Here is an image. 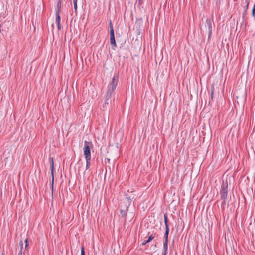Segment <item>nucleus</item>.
<instances>
[{
	"label": "nucleus",
	"mask_w": 255,
	"mask_h": 255,
	"mask_svg": "<svg viewBox=\"0 0 255 255\" xmlns=\"http://www.w3.org/2000/svg\"><path fill=\"white\" fill-rule=\"evenodd\" d=\"M221 194L222 199L225 201L227 199L228 195V182L227 180L223 181L221 186Z\"/></svg>",
	"instance_id": "nucleus-2"
},
{
	"label": "nucleus",
	"mask_w": 255,
	"mask_h": 255,
	"mask_svg": "<svg viewBox=\"0 0 255 255\" xmlns=\"http://www.w3.org/2000/svg\"><path fill=\"white\" fill-rule=\"evenodd\" d=\"M114 36V29H111V30H110V37Z\"/></svg>",
	"instance_id": "nucleus-15"
},
{
	"label": "nucleus",
	"mask_w": 255,
	"mask_h": 255,
	"mask_svg": "<svg viewBox=\"0 0 255 255\" xmlns=\"http://www.w3.org/2000/svg\"><path fill=\"white\" fill-rule=\"evenodd\" d=\"M169 232V229H165V232L164 234V241H168V237Z\"/></svg>",
	"instance_id": "nucleus-10"
},
{
	"label": "nucleus",
	"mask_w": 255,
	"mask_h": 255,
	"mask_svg": "<svg viewBox=\"0 0 255 255\" xmlns=\"http://www.w3.org/2000/svg\"><path fill=\"white\" fill-rule=\"evenodd\" d=\"M25 249H26L28 245V241L27 239H25Z\"/></svg>",
	"instance_id": "nucleus-19"
},
{
	"label": "nucleus",
	"mask_w": 255,
	"mask_h": 255,
	"mask_svg": "<svg viewBox=\"0 0 255 255\" xmlns=\"http://www.w3.org/2000/svg\"><path fill=\"white\" fill-rule=\"evenodd\" d=\"M249 5H246L245 7V10L246 11L248 9Z\"/></svg>",
	"instance_id": "nucleus-24"
},
{
	"label": "nucleus",
	"mask_w": 255,
	"mask_h": 255,
	"mask_svg": "<svg viewBox=\"0 0 255 255\" xmlns=\"http://www.w3.org/2000/svg\"><path fill=\"white\" fill-rule=\"evenodd\" d=\"M118 81L119 75L118 74L114 75L112 78V82L108 85V90L106 95V101L105 102V105L108 104L109 99L111 97L112 93L116 89Z\"/></svg>",
	"instance_id": "nucleus-1"
},
{
	"label": "nucleus",
	"mask_w": 255,
	"mask_h": 255,
	"mask_svg": "<svg viewBox=\"0 0 255 255\" xmlns=\"http://www.w3.org/2000/svg\"><path fill=\"white\" fill-rule=\"evenodd\" d=\"M109 27H110V30H111V29H114L113 27V24H112L111 21L110 22Z\"/></svg>",
	"instance_id": "nucleus-18"
},
{
	"label": "nucleus",
	"mask_w": 255,
	"mask_h": 255,
	"mask_svg": "<svg viewBox=\"0 0 255 255\" xmlns=\"http://www.w3.org/2000/svg\"><path fill=\"white\" fill-rule=\"evenodd\" d=\"M252 16H254L255 15V6H253L252 11Z\"/></svg>",
	"instance_id": "nucleus-16"
},
{
	"label": "nucleus",
	"mask_w": 255,
	"mask_h": 255,
	"mask_svg": "<svg viewBox=\"0 0 255 255\" xmlns=\"http://www.w3.org/2000/svg\"><path fill=\"white\" fill-rule=\"evenodd\" d=\"M205 28L206 30L208 33V36L210 37L212 34V22L210 19H207L206 20V25Z\"/></svg>",
	"instance_id": "nucleus-4"
},
{
	"label": "nucleus",
	"mask_w": 255,
	"mask_h": 255,
	"mask_svg": "<svg viewBox=\"0 0 255 255\" xmlns=\"http://www.w3.org/2000/svg\"><path fill=\"white\" fill-rule=\"evenodd\" d=\"M19 244H20V253L21 254L22 253V250L23 249V243L22 241H21L20 242H19Z\"/></svg>",
	"instance_id": "nucleus-14"
},
{
	"label": "nucleus",
	"mask_w": 255,
	"mask_h": 255,
	"mask_svg": "<svg viewBox=\"0 0 255 255\" xmlns=\"http://www.w3.org/2000/svg\"><path fill=\"white\" fill-rule=\"evenodd\" d=\"M162 255H166V254H167V251H165L164 250V251L162 252Z\"/></svg>",
	"instance_id": "nucleus-23"
},
{
	"label": "nucleus",
	"mask_w": 255,
	"mask_h": 255,
	"mask_svg": "<svg viewBox=\"0 0 255 255\" xmlns=\"http://www.w3.org/2000/svg\"><path fill=\"white\" fill-rule=\"evenodd\" d=\"M57 25L58 30H60L61 28V26L60 23H59V24H57Z\"/></svg>",
	"instance_id": "nucleus-21"
},
{
	"label": "nucleus",
	"mask_w": 255,
	"mask_h": 255,
	"mask_svg": "<svg viewBox=\"0 0 255 255\" xmlns=\"http://www.w3.org/2000/svg\"><path fill=\"white\" fill-rule=\"evenodd\" d=\"M86 160V169H88L90 168V166L91 165V158H88V159H85Z\"/></svg>",
	"instance_id": "nucleus-12"
},
{
	"label": "nucleus",
	"mask_w": 255,
	"mask_h": 255,
	"mask_svg": "<svg viewBox=\"0 0 255 255\" xmlns=\"http://www.w3.org/2000/svg\"><path fill=\"white\" fill-rule=\"evenodd\" d=\"M154 236L153 235H150L148 237V239L147 240H146V241H145L142 243V244H141L142 245L144 246V245H146L147 243L150 242L152 240H153L154 239Z\"/></svg>",
	"instance_id": "nucleus-8"
},
{
	"label": "nucleus",
	"mask_w": 255,
	"mask_h": 255,
	"mask_svg": "<svg viewBox=\"0 0 255 255\" xmlns=\"http://www.w3.org/2000/svg\"><path fill=\"white\" fill-rule=\"evenodd\" d=\"M164 220L165 225V229H169V225L168 224V218L166 213L164 214Z\"/></svg>",
	"instance_id": "nucleus-9"
},
{
	"label": "nucleus",
	"mask_w": 255,
	"mask_h": 255,
	"mask_svg": "<svg viewBox=\"0 0 255 255\" xmlns=\"http://www.w3.org/2000/svg\"><path fill=\"white\" fill-rule=\"evenodd\" d=\"M59 9V10L60 9V4L59 2H58L57 4V10H58Z\"/></svg>",
	"instance_id": "nucleus-20"
},
{
	"label": "nucleus",
	"mask_w": 255,
	"mask_h": 255,
	"mask_svg": "<svg viewBox=\"0 0 255 255\" xmlns=\"http://www.w3.org/2000/svg\"><path fill=\"white\" fill-rule=\"evenodd\" d=\"M77 1L78 0H73V5L76 15H77Z\"/></svg>",
	"instance_id": "nucleus-11"
},
{
	"label": "nucleus",
	"mask_w": 255,
	"mask_h": 255,
	"mask_svg": "<svg viewBox=\"0 0 255 255\" xmlns=\"http://www.w3.org/2000/svg\"><path fill=\"white\" fill-rule=\"evenodd\" d=\"M55 21L56 24H59V23H60V16L59 13V9L56 12Z\"/></svg>",
	"instance_id": "nucleus-6"
},
{
	"label": "nucleus",
	"mask_w": 255,
	"mask_h": 255,
	"mask_svg": "<svg viewBox=\"0 0 255 255\" xmlns=\"http://www.w3.org/2000/svg\"><path fill=\"white\" fill-rule=\"evenodd\" d=\"M50 167L52 171V180L51 184L52 192H53V182H54V177H53V169H54V161L52 158H50Z\"/></svg>",
	"instance_id": "nucleus-5"
},
{
	"label": "nucleus",
	"mask_w": 255,
	"mask_h": 255,
	"mask_svg": "<svg viewBox=\"0 0 255 255\" xmlns=\"http://www.w3.org/2000/svg\"><path fill=\"white\" fill-rule=\"evenodd\" d=\"M110 43H111V44L112 46V48L114 50H115V47H117V44H116V41H115V36L114 37H110Z\"/></svg>",
	"instance_id": "nucleus-7"
},
{
	"label": "nucleus",
	"mask_w": 255,
	"mask_h": 255,
	"mask_svg": "<svg viewBox=\"0 0 255 255\" xmlns=\"http://www.w3.org/2000/svg\"><path fill=\"white\" fill-rule=\"evenodd\" d=\"M81 255H85L84 249L83 247H82L81 248Z\"/></svg>",
	"instance_id": "nucleus-17"
},
{
	"label": "nucleus",
	"mask_w": 255,
	"mask_h": 255,
	"mask_svg": "<svg viewBox=\"0 0 255 255\" xmlns=\"http://www.w3.org/2000/svg\"><path fill=\"white\" fill-rule=\"evenodd\" d=\"M163 249L165 251H167L168 241H164L163 243Z\"/></svg>",
	"instance_id": "nucleus-13"
},
{
	"label": "nucleus",
	"mask_w": 255,
	"mask_h": 255,
	"mask_svg": "<svg viewBox=\"0 0 255 255\" xmlns=\"http://www.w3.org/2000/svg\"><path fill=\"white\" fill-rule=\"evenodd\" d=\"M251 0H246V3L247 5H249V3H250V1Z\"/></svg>",
	"instance_id": "nucleus-22"
},
{
	"label": "nucleus",
	"mask_w": 255,
	"mask_h": 255,
	"mask_svg": "<svg viewBox=\"0 0 255 255\" xmlns=\"http://www.w3.org/2000/svg\"><path fill=\"white\" fill-rule=\"evenodd\" d=\"M90 147H92L91 142L85 141L84 142V155L85 159L91 158Z\"/></svg>",
	"instance_id": "nucleus-3"
}]
</instances>
